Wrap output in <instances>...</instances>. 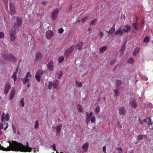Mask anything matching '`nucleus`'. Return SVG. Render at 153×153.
Listing matches in <instances>:
<instances>
[{
	"instance_id": "obj_59",
	"label": "nucleus",
	"mask_w": 153,
	"mask_h": 153,
	"mask_svg": "<svg viewBox=\"0 0 153 153\" xmlns=\"http://www.w3.org/2000/svg\"><path fill=\"white\" fill-rule=\"evenodd\" d=\"M142 79L143 80L147 81L148 80V78L147 77H143Z\"/></svg>"
},
{
	"instance_id": "obj_42",
	"label": "nucleus",
	"mask_w": 153,
	"mask_h": 153,
	"mask_svg": "<svg viewBox=\"0 0 153 153\" xmlns=\"http://www.w3.org/2000/svg\"><path fill=\"white\" fill-rule=\"evenodd\" d=\"M35 123V125L34 127L36 129H37L38 128L39 125L38 123V120H36Z\"/></svg>"
},
{
	"instance_id": "obj_18",
	"label": "nucleus",
	"mask_w": 153,
	"mask_h": 153,
	"mask_svg": "<svg viewBox=\"0 0 153 153\" xmlns=\"http://www.w3.org/2000/svg\"><path fill=\"white\" fill-rule=\"evenodd\" d=\"M42 58V54L39 52H38L36 55V60H41Z\"/></svg>"
},
{
	"instance_id": "obj_39",
	"label": "nucleus",
	"mask_w": 153,
	"mask_h": 153,
	"mask_svg": "<svg viewBox=\"0 0 153 153\" xmlns=\"http://www.w3.org/2000/svg\"><path fill=\"white\" fill-rule=\"evenodd\" d=\"M12 77L14 81L15 82L16 80V74L13 73V74L12 76Z\"/></svg>"
},
{
	"instance_id": "obj_38",
	"label": "nucleus",
	"mask_w": 153,
	"mask_h": 153,
	"mask_svg": "<svg viewBox=\"0 0 153 153\" xmlns=\"http://www.w3.org/2000/svg\"><path fill=\"white\" fill-rule=\"evenodd\" d=\"M143 138V135H138L137 137V140H140L142 139Z\"/></svg>"
},
{
	"instance_id": "obj_17",
	"label": "nucleus",
	"mask_w": 153,
	"mask_h": 153,
	"mask_svg": "<svg viewBox=\"0 0 153 153\" xmlns=\"http://www.w3.org/2000/svg\"><path fill=\"white\" fill-rule=\"evenodd\" d=\"M131 106L133 108H136L137 107V104L136 100L134 99L130 103Z\"/></svg>"
},
{
	"instance_id": "obj_63",
	"label": "nucleus",
	"mask_w": 153,
	"mask_h": 153,
	"mask_svg": "<svg viewBox=\"0 0 153 153\" xmlns=\"http://www.w3.org/2000/svg\"><path fill=\"white\" fill-rule=\"evenodd\" d=\"M143 122H144L145 123L147 122V120L146 119H144L143 120Z\"/></svg>"
},
{
	"instance_id": "obj_20",
	"label": "nucleus",
	"mask_w": 153,
	"mask_h": 153,
	"mask_svg": "<svg viewBox=\"0 0 153 153\" xmlns=\"http://www.w3.org/2000/svg\"><path fill=\"white\" fill-rule=\"evenodd\" d=\"M88 146V143H85L82 146V149L84 150L83 152H86L87 151Z\"/></svg>"
},
{
	"instance_id": "obj_27",
	"label": "nucleus",
	"mask_w": 153,
	"mask_h": 153,
	"mask_svg": "<svg viewBox=\"0 0 153 153\" xmlns=\"http://www.w3.org/2000/svg\"><path fill=\"white\" fill-rule=\"evenodd\" d=\"M139 48H136L134 49V51L133 53V54L134 56H136V54L138 53L139 51Z\"/></svg>"
},
{
	"instance_id": "obj_61",
	"label": "nucleus",
	"mask_w": 153,
	"mask_h": 153,
	"mask_svg": "<svg viewBox=\"0 0 153 153\" xmlns=\"http://www.w3.org/2000/svg\"><path fill=\"white\" fill-rule=\"evenodd\" d=\"M119 65V64H117L116 66H115L114 67V68L113 69V71H115V70L116 68Z\"/></svg>"
},
{
	"instance_id": "obj_28",
	"label": "nucleus",
	"mask_w": 153,
	"mask_h": 153,
	"mask_svg": "<svg viewBox=\"0 0 153 153\" xmlns=\"http://www.w3.org/2000/svg\"><path fill=\"white\" fill-rule=\"evenodd\" d=\"M126 43V42L125 44H123V45H122L121 48V53H122L124 51L125 49Z\"/></svg>"
},
{
	"instance_id": "obj_57",
	"label": "nucleus",
	"mask_w": 153,
	"mask_h": 153,
	"mask_svg": "<svg viewBox=\"0 0 153 153\" xmlns=\"http://www.w3.org/2000/svg\"><path fill=\"white\" fill-rule=\"evenodd\" d=\"M3 124L0 123V130L1 129H3Z\"/></svg>"
},
{
	"instance_id": "obj_64",
	"label": "nucleus",
	"mask_w": 153,
	"mask_h": 153,
	"mask_svg": "<svg viewBox=\"0 0 153 153\" xmlns=\"http://www.w3.org/2000/svg\"><path fill=\"white\" fill-rule=\"evenodd\" d=\"M91 30H92V29H91V27H89V28H88V31H91Z\"/></svg>"
},
{
	"instance_id": "obj_49",
	"label": "nucleus",
	"mask_w": 153,
	"mask_h": 153,
	"mask_svg": "<svg viewBox=\"0 0 153 153\" xmlns=\"http://www.w3.org/2000/svg\"><path fill=\"white\" fill-rule=\"evenodd\" d=\"M63 29L62 28H60L58 30V32L60 33H62L63 32Z\"/></svg>"
},
{
	"instance_id": "obj_14",
	"label": "nucleus",
	"mask_w": 153,
	"mask_h": 153,
	"mask_svg": "<svg viewBox=\"0 0 153 153\" xmlns=\"http://www.w3.org/2000/svg\"><path fill=\"white\" fill-rule=\"evenodd\" d=\"M15 93V90L14 88H13L12 89L10 94L9 99L12 100L14 96Z\"/></svg>"
},
{
	"instance_id": "obj_29",
	"label": "nucleus",
	"mask_w": 153,
	"mask_h": 153,
	"mask_svg": "<svg viewBox=\"0 0 153 153\" xmlns=\"http://www.w3.org/2000/svg\"><path fill=\"white\" fill-rule=\"evenodd\" d=\"M19 104L20 106L23 107L24 106V98H22L19 101Z\"/></svg>"
},
{
	"instance_id": "obj_10",
	"label": "nucleus",
	"mask_w": 153,
	"mask_h": 153,
	"mask_svg": "<svg viewBox=\"0 0 153 153\" xmlns=\"http://www.w3.org/2000/svg\"><path fill=\"white\" fill-rule=\"evenodd\" d=\"M4 115L5 114L4 113L2 114L1 118V121L2 122H4L5 120L7 121L9 119L10 116L9 114H6L5 116V117H4Z\"/></svg>"
},
{
	"instance_id": "obj_46",
	"label": "nucleus",
	"mask_w": 153,
	"mask_h": 153,
	"mask_svg": "<svg viewBox=\"0 0 153 153\" xmlns=\"http://www.w3.org/2000/svg\"><path fill=\"white\" fill-rule=\"evenodd\" d=\"M116 62V60L114 59L112 60L110 62V65H114Z\"/></svg>"
},
{
	"instance_id": "obj_3",
	"label": "nucleus",
	"mask_w": 153,
	"mask_h": 153,
	"mask_svg": "<svg viewBox=\"0 0 153 153\" xmlns=\"http://www.w3.org/2000/svg\"><path fill=\"white\" fill-rule=\"evenodd\" d=\"M49 85L48 88L49 89H51L52 88V86H53V88H57L59 86V84L58 81L57 80H55L53 82H48Z\"/></svg>"
},
{
	"instance_id": "obj_33",
	"label": "nucleus",
	"mask_w": 153,
	"mask_h": 153,
	"mask_svg": "<svg viewBox=\"0 0 153 153\" xmlns=\"http://www.w3.org/2000/svg\"><path fill=\"white\" fill-rule=\"evenodd\" d=\"M35 78L37 81L38 82H39L40 81V77L39 75H38L37 73H36L35 74Z\"/></svg>"
},
{
	"instance_id": "obj_48",
	"label": "nucleus",
	"mask_w": 153,
	"mask_h": 153,
	"mask_svg": "<svg viewBox=\"0 0 153 153\" xmlns=\"http://www.w3.org/2000/svg\"><path fill=\"white\" fill-rule=\"evenodd\" d=\"M4 34L3 32H0V38L2 39L4 37Z\"/></svg>"
},
{
	"instance_id": "obj_51",
	"label": "nucleus",
	"mask_w": 153,
	"mask_h": 153,
	"mask_svg": "<svg viewBox=\"0 0 153 153\" xmlns=\"http://www.w3.org/2000/svg\"><path fill=\"white\" fill-rule=\"evenodd\" d=\"M103 35H104V34H103V32H102L101 31H100V32L99 35L101 38H102V37L103 36Z\"/></svg>"
},
{
	"instance_id": "obj_4",
	"label": "nucleus",
	"mask_w": 153,
	"mask_h": 153,
	"mask_svg": "<svg viewBox=\"0 0 153 153\" xmlns=\"http://www.w3.org/2000/svg\"><path fill=\"white\" fill-rule=\"evenodd\" d=\"M31 75L30 74V72H28L25 77L24 78H22L21 80L22 81L23 84H25L29 81V78H31Z\"/></svg>"
},
{
	"instance_id": "obj_52",
	"label": "nucleus",
	"mask_w": 153,
	"mask_h": 153,
	"mask_svg": "<svg viewBox=\"0 0 153 153\" xmlns=\"http://www.w3.org/2000/svg\"><path fill=\"white\" fill-rule=\"evenodd\" d=\"M51 147L53 148V149L54 151H56V145L55 144L53 143V145L51 146Z\"/></svg>"
},
{
	"instance_id": "obj_50",
	"label": "nucleus",
	"mask_w": 153,
	"mask_h": 153,
	"mask_svg": "<svg viewBox=\"0 0 153 153\" xmlns=\"http://www.w3.org/2000/svg\"><path fill=\"white\" fill-rule=\"evenodd\" d=\"M117 126L119 128H122V126L120 125L119 122H117Z\"/></svg>"
},
{
	"instance_id": "obj_31",
	"label": "nucleus",
	"mask_w": 153,
	"mask_h": 153,
	"mask_svg": "<svg viewBox=\"0 0 153 153\" xmlns=\"http://www.w3.org/2000/svg\"><path fill=\"white\" fill-rule=\"evenodd\" d=\"M114 95L115 96L117 97L118 96V95L119 94V92L118 91V90L117 89L114 90Z\"/></svg>"
},
{
	"instance_id": "obj_54",
	"label": "nucleus",
	"mask_w": 153,
	"mask_h": 153,
	"mask_svg": "<svg viewBox=\"0 0 153 153\" xmlns=\"http://www.w3.org/2000/svg\"><path fill=\"white\" fill-rule=\"evenodd\" d=\"M149 119V124H148V125H152V122H151V119L150 118H148Z\"/></svg>"
},
{
	"instance_id": "obj_62",
	"label": "nucleus",
	"mask_w": 153,
	"mask_h": 153,
	"mask_svg": "<svg viewBox=\"0 0 153 153\" xmlns=\"http://www.w3.org/2000/svg\"><path fill=\"white\" fill-rule=\"evenodd\" d=\"M18 67H17V68L15 71V72L14 73H15L16 74L17 73V72L18 71Z\"/></svg>"
},
{
	"instance_id": "obj_1",
	"label": "nucleus",
	"mask_w": 153,
	"mask_h": 153,
	"mask_svg": "<svg viewBox=\"0 0 153 153\" xmlns=\"http://www.w3.org/2000/svg\"><path fill=\"white\" fill-rule=\"evenodd\" d=\"M9 142L10 146L6 148H5L1 146L0 144V149L4 151H9L11 150L13 151H19L24 152H29L31 151L32 148L29 147L28 142H26V146L23 145L21 143H18L16 141H12V143L10 141Z\"/></svg>"
},
{
	"instance_id": "obj_13",
	"label": "nucleus",
	"mask_w": 153,
	"mask_h": 153,
	"mask_svg": "<svg viewBox=\"0 0 153 153\" xmlns=\"http://www.w3.org/2000/svg\"><path fill=\"white\" fill-rule=\"evenodd\" d=\"M116 85L117 88L121 89L122 88V83L121 81L120 80H117L116 82Z\"/></svg>"
},
{
	"instance_id": "obj_53",
	"label": "nucleus",
	"mask_w": 153,
	"mask_h": 153,
	"mask_svg": "<svg viewBox=\"0 0 153 153\" xmlns=\"http://www.w3.org/2000/svg\"><path fill=\"white\" fill-rule=\"evenodd\" d=\"M12 128L13 129V132L15 133H16V128L15 126H13V125H12Z\"/></svg>"
},
{
	"instance_id": "obj_56",
	"label": "nucleus",
	"mask_w": 153,
	"mask_h": 153,
	"mask_svg": "<svg viewBox=\"0 0 153 153\" xmlns=\"http://www.w3.org/2000/svg\"><path fill=\"white\" fill-rule=\"evenodd\" d=\"M103 151L104 153H106V147L105 146H104L103 147Z\"/></svg>"
},
{
	"instance_id": "obj_6",
	"label": "nucleus",
	"mask_w": 153,
	"mask_h": 153,
	"mask_svg": "<svg viewBox=\"0 0 153 153\" xmlns=\"http://www.w3.org/2000/svg\"><path fill=\"white\" fill-rule=\"evenodd\" d=\"M10 12L11 15L15 14L16 11L14 4L11 2L10 3Z\"/></svg>"
},
{
	"instance_id": "obj_44",
	"label": "nucleus",
	"mask_w": 153,
	"mask_h": 153,
	"mask_svg": "<svg viewBox=\"0 0 153 153\" xmlns=\"http://www.w3.org/2000/svg\"><path fill=\"white\" fill-rule=\"evenodd\" d=\"M88 17H85L83 18L81 21L82 23H83L85 21H86L88 19Z\"/></svg>"
},
{
	"instance_id": "obj_5",
	"label": "nucleus",
	"mask_w": 153,
	"mask_h": 153,
	"mask_svg": "<svg viewBox=\"0 0 153 153\" xmlns=\"http://www.w3.org/2000/svg\"><path fill=\"white\" fill-rule=\"evenodd\" d=\"M4 57L6 59L11 61H14L16 60L15 57L11 54H5Z\"/></svg>"
},
{
	"instance_id": "obj_37",
	"label": "nucleus",
	"mask_w": 153,
	"mask_h": 153,
	"mask_svg": "<svg viewBox=\"0 0 153 153\" xmlns=\"http://www.w3.org/2000/svg\"><path fill=\"white\" fill-rule=\"evenodd\" d=\"M78 107V111L80 112H82L83 111L82 110V107L80 105H77V108Z\"/></svg>"
},
{
	"instance_id": "obj_35",
	"label": "nucleus",
	"mask_w": 153,
	"mask_h": 153,
	"mask_svg": "<svg viewBox=\"0 0 153 153\" xmlns=\"http://www.w3.org/2000/svg\"><path fill=\"white\" fill-rule=\"evenodd\" d=\"M76 85L79 87H81L82 86V83L81 82H79L78 81H76Z\"/></svg>"
},
{
	"instance_id": "obj_47",
	"label": "nucleus",
	"mask_w": 153,
	"mask_h": 153,
	"mask_svg": "<svg viewBox=\"0 0 153 153\" xmlns=\"http://www.w3.org/2000/svg\"><path fill=\"white\" fill-rule=\"evenodd\" d=\"M4 124L5 125V127L4 128V130H6L7 128H8V123H7V122H5V123H4Z\"/></svg>"
},
{
	"instance_id": "obj_9",
	"label": "nucleus",
	"mask_w": 153,
	"mask_h": 153,
	"mask_svg": "<svg viewBox=\"0 0 153 153\" xmlns=\"http://www.w3.org/2000/svg\"><path fill=\"white\" fill-rule=\"evenodd\" d=\"M47 67L49 71H52L53 70V62L52 60H51L47 65Z\"/></svg>"
},
{
	"instance_id": "obj_16",
	"label": "nucleus",
	"mask_w": 153,
	"mask_h": 153,
	"mask_svg": "<svg viewBox=\"0 0 153 153\" xmlns=\"http://www.w3.org/2000/svg\"><path fill=\"white\" fill-rule=\"evenodd\" d=\"M84 45L83 42H80L78 43L76 46V49L77 50L82 49V48Z\"/></svg>"
},
{
	"instance_id": "obj_2",
	"label": "nucleus",
	"mask_w": 153,
	"mask_h": 153,
	"mask_svg": "<svg viewBox=\"0 0 153 153\" xmlns=\"http://www.w3.org/2000/svg\"><path fill=\"white\" fill-rule=\"evenodd\" d=\"M11 21L13 22H16L17 23H15L11 30L10 32V39L13 42L14 41L16 36V34L19 31V27L21 26L22 23V19L19 18L16 16H13L11 19Z\"/></svg>"
},
{
	"instance_id": "obj_15",
	"label": "nucleus",
	"mask_w": 153,
	"mask_h": 153,
	"mask_svg": "<svg viewBox=\"0 0 153 153\" xmlns=\"http://www.w3.org/2000/svg\"><path fill=\"white\" fill-rule=\"evenodd\" d=\"M62 126V125L61 124L58 125L56 126V134L58 135H59L60 133L61 130V127Z\"/></svg>"
},
{
	"instance_id": "obj_34",
	"label": "nucleus",
	"mask_w": 153,
	"mask_h": 153,
	"mask_svg": "<svg viewBox=\"0 0 153 153\" xmlns=\"http://www.w3.org/2000/svg\"><path fill=\"white\" fill-rule=\"evenodd\" d=\"M100 110V107L99 105H98L95 108V113L96 114L97 113H98L99 111Z\"/></svg>"
},
{
	"instance_id": "obj_32",
	"label": "nucleus",
	"mask_w": 153,
	"mask_h": 153,
	"mask_svg": "<svg viewBox=\"0 0 153 153\" xmlns=\"http://www.w3.org/2000/svg\"><path fill=\"white\" fill-rule=\"evenodd\" d=\"M150 41V39L147 36L146 37H145L144 39L143 42L145 43H147L148 42Z\"/></svg>"
},
{
	"instance_id": "obj_40",
	"label": "nucleus",
	"mask_w": 153,
	"mask_h": 153,
	"mask_svg": "<svg viewBox=\"0 0 153 153\" xmlns=\"http://www.w3.org/2000/svg\"><path fill=\"white\" fill-rule=\"evenodd\" d=\"M116 150L118 151L119 153H123V151L121 148H116Z\"/></svg>"
},
{
	"instance_id": "obj_24",
	"label": "nucleus",
	"mask_w": 153,
	"mask_h": 153,
	"mask_svg": "<svg viewBox=\"0 0 153 153\" xmlns=\"http://www.w3.org/2000/svg\"><path fill=\"white\" fill-rule=\"evenodd\" d=\"M57 77L58 79H60L63 75V73L62 71H59L57 72Z\"/></svg>"
},
{
	"instance_id": "obj_22",
	"label": "nucleus",
	"mask_w": 153,
	"mask_h": 153,
	"mask_svg": "<svg viewBox=\"0 0 153 153\" xmlns=\"http://www.w3.org/2000/svg\"><path fill=\"white\" fill-rule=\"evenodd\" d=\"M123 33V30L119 29L116 31L115 33V34L116 35L119 34L120 36H121L122 35Z\"/></svg>"
},
{
	"instance_id": "obj_43",
	"label": "nucleus",
	"mask_w": 153,
	"mask_h": 153,
	"mask_svg": "<svg viewBox=\"0 0 153 153\" xmlns=\"http://www.w3.org/2000/svg\"><path fill=\"white\" fill-rule=\"evenodd\" d=\"M92 114L93 113H92V112H91V113H90L88 115V113L87 112L86 113V117H87L90 119V117L92 115Z\"/></svg>"
},
{
	"instance_id": "obj_12",
	"label": "nucleus",
	"mask_w": 153,
	"mask_h": 153,
	"mask_svg": "<svg viewBox=\"0 0 153 153\" xmlns=\"http://www.w3.org/2000/svg\"><path fill=\"white\" fill-rule=\"evenodd\" d=\"M10 88V85L8 83L6 84L4 89V94L6 95L8 94L9 89Z\"/></svg>"
},
{
	"instance_id": "obj_41",
	"label": "nucleus",
	"mask_w": 153,
	"mask_h": 153,
	"mask_svg": "<svg viewBox=\"0 0 153 153\" xmlns=\"http://www.w3.org/2000/svg\"><path fill=\"white\" fill-rule=\"evenodd\" d=\"M134 61V59L133 58H130L128 60V62L130 63H133Z\"/></svg>"
},
{
	"instance_id": "obj_30",
	"label": "nucleus",
	"mask_w": 153,
	"mask_h": 153,
	"mask_svg": "<svg viewBox=\"0 0 153 153\" xmlns=\"http://www.w3.org/2000/svg\"><path fill=\"white\" fill-rule=\"evenodd\" d=\"M97 21V19H95L92 20L91 22L90 25L91 26H94L95 25L96 22Z\"/></svg>"
},
{
	"instance_id": "obj_21",
	"label": "nucleus",
	"mask_w": 153,
	"mask_h": 153,
	"mask_svg": "<svg viewBox=\"0 0 153 153\" xmlns=\"http://www.w3.org/2000/svg\"><path fill=\"white\" fill-rule=\"evenodd\" d=\"M130 27L129 26L127 25H125L123 30V32L128 33L129 30L130 29Z\"/></svg>"
},
{
	"instance_id": "obj_45",
	"label": "nucleus",
	"mask_w": 153,
	"mask_h": 153,
	"mask_svg": "<svg viewBox=\"0 0 153 153\" xmlns=\"http://www.w3.org/2000/svg\"><path fill=\"white\" fill-rule=\"evenodd\" d=\"M91 121L92 123H94L95 121V117L94 116H93L91 118Z\"/></svg>"
},
{
	"instance_id": "obj_60",
	"label": "nucleus",
	"mask_w": 153,
	"mask_h": 153,
	"mask_svg": "<svg viewBox=\"0 0 153 153\" xmlns=\"http://www.w3.org/2000/svg\"><path fill=\"white\" fill-rule=\"evenodd\" d=\"M139 122H140V123L141 124V125H143V121H141L140 120V117H139Z\"/></svg>"
},
{
	"instance_id": "obj_36",
	"label": "nucleus",
	"mask_w": 153,
	"mask_h": 153,
	"mask_svg": "<svg viewBox=\"0 0 153 153\" xmlns=\"http://www.w3.org/2000/svg\"><path fill=\"white\" fill-rule=\"evenodd\" d=\"M64 59V58L63 56H61L58 59V61L59 63H61L62 62Z\"/></svg>"
},
{
	"instance_id": "obj_11",
	"label": "nucleus",
	"mask_w": 153,
	"mask_h": 153,
	"mask_svg": "<svg viewBox=\"0 0 153 153\" xmlns=\"http://www.w3.org/2000/svg\"><path fill=\"white\" fill-rule=\"evenodd\" d=\"M53 34L54 33L53 31L48 30L47 31L46 36L48 39H49L53 37Z\"/></svg>"
},
{
	"instance_id": "obj_26",
	"label": "nucleus",
	"mask_w": 153,
	"mask_h": 153,
	"mask_svg": "<svg viewBox=\"0 0 153 153\" xmlns=\"http://www.w3.org/2000/svg\"><path fill=\"white\" fill-rule=\"evenodd\" d=\"M107 47L106 46H104L100 48L99 49V51L100 53H102L103 51H105Z\"/></svg>"
},
{
	"instance_id": "obj_25",
	"label": "nucleus",
	"mask_w": 153,
	"mask_h": 153,
	"mask_svg": "<svg viewBox=\"0 0 153 153\" xmlns=\"http://www.w3.org/2000/svg\"><path fill=\"white\" fill-rule=\"evenodd\" d=\"M138 24L137 23V22H136L135 23H133L132 24V26L134 28V29L137 30L138 29Z\"/></svg>"
},
{
	"instance_id": "obj_19",
	"label": "nucleus",
	"mask_w": 153,
	"mask_h": 153,
	"mask_svg": "<svg viewBox=\"0 0 153 153\" xmlns=\"http://www.w3.org/2000/svg\"><path fill=\"white\" fill-rule=\"evenodd\" d=\"M119 114L120 115H124L125 114V109L123 107H122L119 108Z\"/></svg>"
},
{
	"instance_id": "obj_23",
	"label": "nucleus",
	"mask_w": 153,
	"mask_h": 153,
	"mask_svg": "<svg viewBox=\"0 0 153 153\" xmlns=\"http://www.w3.org/2000/svg\"><path fill=\"white\" fill-rule=\"evenodd\" d=\"M115 31V28L114 27H112L109 31H106V32L108 33H110L112 35L114 33Z\"/></svg>"
},
{
	"instance_id": "obj_8",
	"label": "nucleus",
	"mask_w": 153,
	"mask_h": 153,
	"mask_svg": "<svg viewBox=\"0 0 153 153\" xmlns=\"http://www.w3.org/2000/svg\"><path fill=\"white\" fill-rule=\"evenodd\" d=\"M59 12V10L58 8L56 9L55 10L52 12L51 15V17L52 19L55 20L56 19L57 13Z\"/></svg>"
},
{
	"instance_id": "obj_7",
	"label": "nucleus",
	"mask_w": 153,
	"mask_h": 153,
	"mask_svg": "<svg viewBox=\"0 0 153 153\" xmlns=\"http://www.w3.org/2000/svg\"><path fill=\"white\" fill-rule=\"evenodd\" d=\"M74 48V45H73L69 49L65 51L64 55L65 57L68 56L73 51Z\"/></svg>"
},
{
	"instance_id": "obj_55",
	"label": "nucleus",
	"mask_w": 153,
	"mask_h": 153,
	"mask_svg": "<svg viewBox=\"0 0 153 153\" xmlns=\"http://www.w3.org/2000/svg\"><path fill=\"white\" fill-rule=\"evenodd\" d=\"M41 3L42 5H45L47 4V2L45 1H43Z\"/></svg>"
},
{
	"instance_id": "obj_58",
	"label": "nucleus",
	"mask_w": 153,
	"mask_h": 153,
	"mask_svg": "<svg viewBox=\"0 0 153 153\" xmlns=\"http://www.w3.org/2000/svg\"><path fill=\"white\" fill-rule=\"evenodd\" d=\"M89 121H90V119L87 117L86 120V122L87 123V125H88V123L89 122Z\"/></svg>"
}]
</instances>
